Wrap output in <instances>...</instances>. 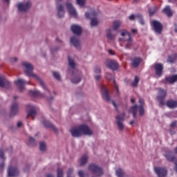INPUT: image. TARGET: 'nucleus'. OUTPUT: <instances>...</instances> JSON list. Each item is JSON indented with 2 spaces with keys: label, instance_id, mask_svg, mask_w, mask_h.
<instances>
[{
  "label": "nucleus",
  "instance_id": "26",
  "mask_svg": "<svg viewBox=\"0 0 177 177\" xmlns=\"http://www.w3.org/2000/svg\"><path fill=\"white\" fill-rule=\"evenodd\" d=\"M140 102V107H139V114L140 115H145V108L143 106V104H145V101L143 100V99L140 98L139 100Z\"/></svg>",
  "mask_w": 177,
  "mask_h": 177
},
{
  "label": "nucleus",
  "instance_id": "14",
  "mask_svg": "<svg viewBox=\"0 0 177 177\" xmlns=\"http://www.w3.org/2000/svg\"><path fill=\"white\" fill-rule=\"evenodd\" d=\"M27 109L28 111V117H32V118H34L37 115V107L32 105H28Z\"/></svg>",
  "mask_w": 177,
  "mask_h": 177
},
{
  "label": "nucleus",
  "instance_id": "44",
  "mask_svg": "<svg viewBox=\"0 0 177 177\" xmlns=\"http://www.w3.org/2000/svg\"><path fill=\"white\" fill-rule=\"evenodd\" d=\"M57 177H64L63 176V169L58 168L57 170Z\"/></svg>",
  "mask_w": 177,
  "mask_h": 177
},
{
  "label": "nucleus",
  "instance_id": "47",
  "mask_svg": "<svg viewBox=\"0 0 177 177\" xmlns=\"http://www.w3.org/2000/svg\"><path fill=\"white\" fill-rule=\"evenodd\" d=\"M94 73L96 75H100V73H102V70L100 67H96L94 70Z\"/></svg>",
  "mask_w": 177,
  "mask_h": 177
},
{
  "label": "nucleus",
  "instance_id": "40",
  "mask_svg": "<svg viewBox=\"0 0 177 177\" xmlns=\"http://www.w3.org/2000/svg\"><path fill=\"white\" fill-rule=\"evenodd\" d=\"M73 172H74V169L69 168L67 171V177H75L74 174H73Z\"/></svg>",
  "mask_w": 177,
  "mask_h": 177
},
{
  "label": "nucleus",
  "instance_id": "61",
  "mask_svg": "<svg viewBox=\"0 0 177 177\" xmlns=\"http://www.w3.org/2000/svg\"><path fill=\"white\" fill-rule=\"evenodd\" d=\"M131 103H135V100L133 98H131Z\"/></svg>",
  "mask_w": 177,
  "mask_h": 177
},
{
  "label": "nucleus",
  "instance_id": "62",
  "mask_svg": "<svg viewBox=\"0 0 177 177\" xmlns=\"http://www.w3.org/2000/svg\"><path fill=\"white\" fill-rule=\"evenodd\" d=\"M112 103H113V105L114 106V107H117V105H115V102H112Z\"/></svg>",
  "mask_w": 177,
  "mask_h": 177
},
{
  "label": "nucleus",
  "instance_id": "63",
  "mask_svg": "<svg viewBox=\"0 0 177 177\" xmlns=\"http://www.w3.org/2000/svg\"><path fill=\"white\" fill-rule=\"evenodd\" d=\"M4 2H6V3H9V0H4Z\"/></svg>",
  "mask_w": 177,
  "mask_h": 177
},
{
  "label": "nucleus",
  "instance_id": "16",
  "mask_svg": "<svg viewBox=\"0 0 177 177\" xmlns=\"http://www.w3.org/2000/svg\"><path fill=\"white\" fill-rule=\"evenodd\" d=\"M152 26L154 28L155 32H157V34H160L161 31L162 30V25L161 23L158 22V21H153Z\"/></svg>",
  "mask_w": 177,
  "mask_h": 177
},
{
  "label": "nucleus",
  "instance_id": "49",
  "mask_svg": "<svg viewBox=\"0 0 177 177\" xmlns=\"http://www.w3.org/2000/svg\"><path fill=\"white\" fill-rule=\"evenodd\" d=\"M94 78L96 81H100V80L102 78V75H95Z\"/></svg>",
  "mask_w": 177,
  "mask_h": 177
},
{
  "label": "nucleus",
  "instance_id": "9",
  "mask_svg": "<svg viewBox=\"0 0 177 177\" xmlns=\"http://www.w3.org/2000/svg\"><path fill=\"white\" fill-rule=\"evenodd\" d=\"M104 64L108 68L111 70H117L118 68V64L115 60L106 59L104 62Z\"/></svg>",
  "mask_w": 177,
  "mask_h": 177
},
{
  "label": "nucleus",
  "instance_id": "51",
  "mask_svg": "<svg viewBox=\"0 0 177 177\" xmlns=\"http://www.w3.org/2000/svg\"><path fill=\"white\" fill-rule=\"evenodd\" d=\"M29 143L30 145H34L35 143V140L32 138H29Z\"/></svg>",
  "mask_w": 177,
  "mask_h": 177
},
{
  "label": "nucleus",
  "instance_id": "32",
  "mask_svg": "<svg viewBox=\"0 0 177 177\" xmlns=\"http://www.w3.org/2000/svg\"><path fill=\"white\" fill-rule=\"evenodd\" d=\"M167 106L169 109H175V107H177V102L174 100H169L167 102Z\"/></svg>",
  "mask_w": 177,
  "mask_h": 177
},
{
  "label": "nucleus",
  "instance_id": "30",
  "mask_svg": "<svg viewBox=\"0 0 177 177\" xmlns=\"http://www.w3.org/2000/svg\"><path fill=\"white\" fill-rule=\"evenodd\" d=\"M19 111V106H17V102L12 104L11 106V115H15Z\"/></svg>",
  "mask_w": 177,
  "mask_h": 177
},
{
  "label": "nucleus",
  "instance_id": "31",
  "mask_svg": "<svg viewBox=\"0 0 177 177\" xmlns=\"http://www.w3.org/2000/svg\"><path fill=\"white\" fill-rule=\"evenodd\" d=\"M177 80V75H173V76H169L166 77L167 82H169V84H174L175 81Z\"/></svg>",
  "mask_w": 177,
  "mask_h": 177
},
{
  "label": "nucleus",
  "instance_id": "59",
  "mask_svg": "<svg viewBox=\"0 0 177 177\" xmlns=\"http://www.w3.org/2000/svg\"><path fill=\"white\" fill-rule=\"evenodd\" d=\"M47 177H54V176H53V175L48 174H47Z\"/></svg>",
  "mask_w": 177,
  "mask_h": 177
},
{
  "label": "nucleus",
  "instance_id": "20",
  "mask_svg": "<svg viewBox=\"0 0 177 177\" xmlns=\"http://www.w3.org/2000/svg\"><path fill=\"white\" fill-rule=\"evenodd\" d=\"M71 31L76 35H81L82 32V28L78 25H72Z\"/></svg>",
  "mask_w": 177,
  "mask_h": 177
},
{
  "label": "nucleus",
  "instance_id": "38",
  "mask_svg": "<svg viewBox=\"0 0 177 177\" xmlns=\"http://www.w3.org/2000/svg\"><path fill=\"white\" fill-rule=\"evenodd\" d=\"M121 24L122 23L120 21H115L113 22V29L117 30V29L120 28V27L121 26Z\"/></svg>",
  "mask_w": 177,
  "mask_h": 177
},
{
  "label": "nucleus",
  "instance_id": "45",
  "mask_svg": "<svg viewBox=\"0 0 177 177\" xmlns=\"http://www.w3.org/2000/svg\"><path fill=\"white\" fill-rule=\"evenodd\" d=\"M157 12V8L153 7V8L149 9V16H153Z\"/></svg>",
  "mask_w": 177,
  "mask_h": 177
},
{
  "label": "nucleus",
  "instance_id": "17",
  "mask_svg": "<svg viewBox=\"0 0 177 177\" xmlns=\"http://www.w3.org/2000/svg\"><path fill=\"white\" fill-rule=\"evenodd\" d=\"M57 16L59 19L64 17V7L62 4L57 5Z\"/></svg>",
  "mask_w": 177,
  "mask_h": 177
},
{
  "label": "nucleus",
  "instance_id": "18",
  "mask_svg": "<svg viewBox=\"0 0 177 177\" xmlns=\"http://www.w3.org/2000/svg\"><path fill=\"white\" fill-rule=\"evenodd\" d=\"M8 175L9 177H15L19 175V169L17 167H8Z\"/></svg>",
  "mask_w": 177,
  "mask_h": 177
},
{
  "label": "nucleus",
  "instance_id": "46",
  "mask_svg": "<svg viewBox=\"0 0 177 177\" xmlns=\"http://www.w3.org/2000/svg\"><path fill=\"white\" fill-rule=\"evenodd\" d=\"M19 61V58L18 57H11L10 59V63H11V64H13L15 63H17V62Z\"/></svg>",
  "mask_w": 177,
  "mask_h": 177
},
{
  "label": "nucleus",
  "instance_id": "21",
  "mask_svg": "<svg viewBox=\"0 0 177 177\" xmlns=\"http://www.w3.org/2000/svg\"><path fill=\"white\" fill-rule=\"evenodd\" d=\"M42 124L43 125H44V127L50 128V129H52V131H53V132H55V133H57V132H59L57 128H56V127H55V125H53L52 123L49 122V121L44 120L42 122Z\"/></svg>",
  "mask_w": 177,
  "mask_h": 177
},
{
  "label": "nucleus",
  "instance_id": "6",
  "mask_svg": "<svg viewBox=\"0 0 177 177\" xmlns=\"http://www.w3.org/2000/svg\"><path fill=\"white\" fill-rule=\"evenodd\" d=\"M129 116L126 114H120L118 115L115 118L117 127L119 131H124V123L122 122L125 120V118H129Z\"/></svg>",
  "mask_w": 177,
  "mask_h": 177
},
{
  "label": "nucleus",
  "instance_id": "19",
  "mask_svg": "<svg viewBox=\"0 0 177 177\" xmlns=\"http://www.w3.org/2000/svg\"><path fill=\"white\" fill-rule=\"evenodd\" d=\"M71 44H72V45H73V46L77 49H80L81 48V43L77 37H72L71 38Z\"/></svg>",
  "mask_w": 177,
  "mask_h": 177
},
{
  "label": "nucleus",
  "instance_id": "42",
  "mask_svg": "<svg viewBox=\"0 0 177 177\" xmlns=\"http://www.w3.org/2000/svg\"><path fill=\"white\" fill-rule=\"evenodd\" d=\"M138 83H139V77H138V76H136L134 81L132 82V86H138Z\"/></svg>",
  "mask_w": 177,
  "mask_h": 177
},
{
  "label": "nucleus",
  "instance_id": "57",
  "mask_svg": "<svg viewBox=\"0 0 177 177\" xmlns=\"http://www.w3.org/2000/svg\"><path fill=\"white\" fill-rule=\"evenodd\" d=\"M131 32H133V34H136V32H138V30L136 29H132Z\"/></svg>",
  "mask_w": 177,
  "mask_h": 177
},
{
  "label": "nucleus",
  "instance_id": "56",
  "mask_svg": "<svg viewBox=\"0 0 177 177\" xmlns=\"http://www.w3.org/2000/svg\"><path fill=\"white\" fill-rule=\"evenodd\" d=\"M171 128H174V127H176V122H173L171 124Z\"/></svg>",
  "mask_w": 177,
  "mask_h": 177
},
{
  "label": "nucleus",
  "instance_id": "43",
  "mask_svg": "<svg viewBox=\"0 0 177 177\" xmlns=\"http://www.w3.org/2000/svg\"><path fill=\"white\" fill-rule=\"evenodd\" d=\"M159 95L161 97V99H162V97H165V95H167V92L162 89H160L159 90Z\"/></svg>",
  "mask_w": 177,
  "mask_h": 177
},
{
  "label": "nucleus",
  "instance_id": "35",
  "mask_svg": "<svg viewBox=\"0 0 177 177\" xmlns=\"http://www.w3.org/2000/svg\"><path fill=\"white\" fill-rule=\"evenodd\" d=\"M138 109L139 108H138V105H135L132 106L130 109V111L133 114L134 118L136 117V113H138Z\"/></svg>",
  "mask_w": 177,
  "mask_h": 177
},
{
  "label": "nucleus",
  "instance_id": "13",
  "mask_svg": "<svg viewBox=\"0 0 177 177\" xmlns=\"http://www.w3.org/2000/svg\"><path fill=\"white\" fill-rule=\"evenodd\" d=\"M155 71L156 77H161L162 75V71L164 70V66L161 64H155Z\"/></svg>",
  "mask_w": 177,
  "mask_h": 177
},
{
  "label": "nucleus",
  "instance_id": "64",
  "mask_svg": "<svg viewBox=\"0 0 177 177\" xmlns=\"http://www.w3.org/2000/svg\"><path fill=\"white\" fill-rule=\"evenodd\" d=\"M175 153L177 154V147L175 149Z\"/></svg>",
  "mask_w": 177,
  "mask_h": 177
},
{
  "label": "nucleus",
  "instance_id": "34",
  "mask_svg": "<svg viewBox=\"0 0 177 177\" xmlns=\"http://www.w3.org/2000/svg\"><path fill=\"white\" fill-rule=\"evenodd\" d=\"M140 62H142V59H140V57L135 58L134 59H133L132 66L138 67V66L140 64Z\"/></svg>",
  "mask_w": 177,
  "mask_h": 177
},
{
  "label": "nucleus",
  "instance_id": "27",
  "mask_svg": "<svg viewBox=\"0 0 177 177\" xmlns=\"http://www.w3.org/2000/svg\"><path fill=\"white\" fill-rule=\"evenodd\" d=\"M86 162H88V156L86 155H83L80 160H79L78 161V164L80 165V167H82V165H85V164H86Z\"/></svg>",
  "mask_w": 177,
  "mask_h": 177
},
{
  "label": "nucleus",
  "instance_id": "23",
  "mask_svg": "<svg viewBox=\"0 0 177 177\" xmlns=\"http://www.w3.org/2000/svg\"><path fill=\"white\" fill-rule=\"evenodd\" d=\"M101 92L103 97L106 99V100H110V95H109V91H107V88L104 86H102L101 87Z\"/></svg>",
  "mask_w": 177,
  "mask_h": 177
},
{
  "label": "nucleus",
  "instance_id": "7",
  "mask_svg": "<svg viewBox=\"0 0 177 177\" xmlns=\"http://www.w3.org/2000/svg\"><path fill=\"white\" fill-rule=\"evenodd\" d=\"M88 170L91 172H93V174H97V176H102V175H103V169L95 164L90 165L88 167Z\"/></svg>",
  "mask_w": 177,
  "mask_h": 177
},
{
  "label": "nucleus",
  "instance_id": "33",
  "mask_svg": "<svg viewBox=\"0 0 177 177\" xmlns=\"http://www.w3.org/2000/svg\"><path fill=\"white\" fill-rule=\"evenodd\" d=\"M163 13H165V15H167V16H168L169 17H170V16H172V13L173 12L171 10V7L169 6H166L164 9H163Z\"/></svg>",
  "mask_w": 177,
  "mask_h": 177
},
{
  "label": "nucleus",
  "instance_id": "48",
  "mask_svg": "<svg viewBox=\"0 0 177 177\" xmlns=\"http://www.w3.org/2000/svg\"><path fill=\"white\" fill-rule=\"evenodd\" d=\"M78 175L80 177H88L86 175H85V174L84 173V171H79L78 172Z\"/></svg>",
  "mask_w": 177,
  "mask_h": 177
},
{
  "label": "nucleus",
  "instance_id": "22",
  "mask_svg": "<svg viewBox=\"0 0 177 177\" xmlns=\"http://www.w3.org/2000/svg\"><path fill=\"white\" fill-rule=\"evenodd\" d=\"M9 85H10V82L5 79L3 76L0 75V86L1 88H9Z\"/></svg>",
  "mask_w": 177,
  "mask_h": 177
},
{
  "label": "nucleus",
  "instance_id": "2",
  "mask_svg": "<svg viewBox=\"0 0 177 177\" xmlns=\"http://www.w3.org/2000/svg\"><path fill=\"white\" fill-rule=\"evenodd\" d=\"M68 74L72 75L71 79V82L73 84H79V82H81V80L84 78L82 73L77 69V64H75L73 59H68Z\"/></svg>",
  "mask_w": 177,
  "mask_h": 177
},
{
  "label": "nucleus",
  "instance_id": "58",
  "mask_svg": "<svg viewBox=\"0 0 177 177\" xmlns=\"http://www.w3.org/2000/svg\"><path fill=\"white\" fill-rule=\"evenodd\" d=\"M133 124H135V121L133 120L130 122V125L133 126Z\"/></svg>",
  "mask_w": 177,
  "mask_h": 177
},
{
  "label": "nucleus",
  "instance_id": "8",
  "mask_svg": "<svg viewBox=\"0 0 177 177\" xmlns=\"http://www.w3.org/2000/svg\"><path fill=\"white\" fill-rule=\"evenodd\" d=\"M66 6L71 17H78V12H77V10H75V8H74V6H73V4L71 2H67L66 3Z\"/></svg>",
  "mask_w": 177,
  "mask_h": 177
},
{
  "label": "nucleus",
  "instance_id": "24",
  "mask_svg": "<svg viewBox=\"0 0 177 177\" xmlns=\"http://www.w3.org/2000/svg\"><path fill=\"white\" fill-rule=\"evenodd\" d=\"M106 38H108V39H110V41H113V39H114V38H115V35L113 34L112 28L106 29Z\"/></svg>",
  "mask_w": 177,
  "mask_h": 177
},
{
  "label": "nucleus",
  "instance_id": "55",
  "mask_svg": "<svg viewBox=\"0 0 177 177\" xmlns=\"http://www.w3.org/2000/svg\"><path fill=\"white\" fill-rule=\"evenodd\" d=\"M109 53L110 54V55H115V53L113 51V50H109Z\"/></svg>",
  "mask_w": 177,
  "mask_h": 177
},
{
  "label": "nucleus",
  "instance_id": "29",
  "mask_svg": "<svg viewBox=\"0 0 177 177\" xmlns=\"http://www.w3.org/2000/svg\"><path fill=\"white\" fill-rule=\"evenodd\" d=\"M106 80H113V86L116 91V92L118 93V86H117V84L115 83V80L110 73H107L106 75Z\"/></svg>",
  "mask_w": 177,
  "mask_h": 177
},
{
  "label": "nucleus",
  "instance_id": "15",
  "mask_svg": "<svg viewBox=\"0 0 177 177\" xmlns=\"http://www.w3.org/2000/svg\"><path fill=\"white\" fill-rule=\"evenodd\" d=\"M14 82L21 91H24V85H26V84H28V82H26L23 79H17V80H15Z\"/></svg>",
  "mask_w": 177,
  "mask_h": 177
},
{
  "label": "nucleus",
  "instance_id": "4",
  "mask_svg": "<svg viewBox=\"0 0 177 177\" xmlns=\"http://www.w3.org/2000/svg\"><path fill=\"white\" fill-rule=\"evenodd\" d=\"M85 16L86 19H91V26L92 27H96L99 25V19H97V17H96L97 16V12H86Z\"/></svg>",
  "mask_w": 177,
  "mask_h": 177
},
{
  "label": "nucleus",
  "instance_id": "54",
  "mask_svg": "<svg viewBox=\"0 0 177 177\" xmlns=\"http://www.w3.org/2000/svg\"><path fill=\"white\" fill-rule=\"evenodd\" d=\"M139 23H140L142 25L145 24V21L142 18H140L139 19Z\"/></svg>",
  "mask_w": 177,
  "mask_h": 177
},
{
  "label": "nucleus",
  "instance_id": "41",
  "mask_svg": "<svg viewBox=\"0 0 177 177\" xmlns=\"http://www.w3.org/2000/svg\"><path fill=\"white\" fill-rule=\"evenodd\" d=\"M41 151H45L46 150V144L44 142L40 143Z\"/></svg>",
  "mask_w": 177,
  "mask_h": 177
},
{
  "label": "nucleus",
  "instance_id": "25",
  "mask_svg": "<svg viewBox=\"0 0 177 177\" xmlns=\"http://www.w3.org/2000/svg\"><path fill=\"white\" fill-rule=\"evenodd\" d=\"M115 174L118 177H131L130 176L125 174V171H124V169H122V168H118L115 170Z\"/></svg>",
  "mask_w": 177,
  "mask_h": 177
},
{
  "label": "nucleus",
  "instance_id": "52",
  "mask_svg": "<svg viewBox=\"0 0 177 177\" xmlns=\"http://www.w3.org/2000/svg\"><path fill=\"white\" fill-rule=\"evenodd\" d=\"M0 158H2L3 160L5 158L3 156V151L0 149Z\"/></svg>",
  "mask_w": 177,
  "mask_h": 177
},
{
  "label": "nucleus",
  "instance_id": "60",
  "mask_svg": "<svg viewBox=\"0 0 177 177\" xmlns=\"http://www.w3.org/2000/svg\"><path fill=\"white\" fill-rule=\"evenodd\" d=\"M3 166H4V164L2 163V164L0 165V169H2V168H3Z\"/></svg>",
  "mask_w": 177,
  "mask_h": 177
},
{
  "label": "nucleus",
  "instance_id": "36",
  "mask_svg": "<svg viewBox=\"0 0 177 177\" xmlns=\"http://www.w3.org/2000/svg\"><path fill=\"white\" fill-rule=\"evenodd\" d=\"M53 75L57 81H62V76L60 75V73L59 72L54 71L53 72Z\"/></svg>",
  "mask_w": 177,
  "mask_h": 177
},
{
  "label": "nucleus",
  "instance_id": "12",
  "mask_svg": "<svg viewBox=\"0 0 177 177\" xmlns=\"http://www.w3.org/2000/svg\"><path fill=\"white\" fill-rule=\"evenodd\" d=\"M165 157L168 161H174L175 167V171H177V159H175V156H174V154L171 151L166 152Z\"/></svg>",
  "mask_w": 177,
  "mask_h": 177
},
{
  "label": "nucleus",
  "instance_id": "39",
  "mask_svg": "<svg viewBox=\"0 0 177 177\" xmlns=\"http://www.w3.org/2000/svg\"><path fill=\"white\" fill-rule=\"evenodd\" d=\"M176 60V55H173L168 57L167 62L168 63H174Z\"/></svg>",
  "mask_w": 177,
  "mask_h": 177
},
{
  "label": "nucleus",
  "instance_id": "53",
  "mask_svg": "<svg viewBox=\"0 0 177 177\" xmlns=\"http://www.w3.org/2000/svg\"><path fill=\"white\" fill-rule=\"evenodd\" d=\"M129 19L130 20H135V19H136V17H135V15H131L129 16Z\"/></svg>",
  "mask_w": 177,
  "mask_h": 177
},
{
  "label": "nucleus",
  "instance_id": "50",
  "mask_svg": "<svg viewBox=\"0 0 177 177\" xmlns=\"http://www.w3.org/2000/svg\"><path fill=\"white\" fill-rule=\"evenodd\" d=\"M17 128H21L23 127V122L19 121L17 123Z\"/></svg>",
  "mask_w": 177,
  "mask_h": 177
},
{
  "label": "nucleus",
  "instance_id": "11",
  "mask_svg": "<svg viewBox=\"0 0 177 177\" xmlns=\"http://www.w3.org/2000/svg\"><path fill=\"white\" fill-rule=\"evenodd\" d=\"M154 171L158 177L167 176V169L164 167H155Z\"/></svg>",
  "mask_w": 177,
  "mask_h": 177
},
{
  "label": "nucleus",
  "instance_id": "5",
  "mask_svg": "<svg viewBox=\"0 0 177 177\" xmlns=\"http://www.w3.org/2000/svg\"><path fill=\"white\" fill-rule=\"evenodd\" d=\"M122 37H124L125 48L126 49H130L133 45L132 42V38H131V35L127 32V30H122L121 32Z\"/></svg>",
  "mask_w": 177,
  "mask_h": 177
},
{
  "label": "nucleus",
  "instance_id": "10",
  "mask_svg": "<svg viewBox=\"0 0 177 177\" xmlns=\"http://www.w3.org/2000/svg\"><path fill=\"white\" fill-rule=\"evenodd\" d=\"M30 8H31V2L29 1L18 4V9L20 12H26Z\"/></svg>",
  "mask_w": 177,
  "mask_h": 177
},
{
  "label": "nucleus",
  "instance_id": "3",
  "mask_svg": "<svg viewBox=\"0 0 177 177\" xmlns=\"http://www.w3.org/2000/svg\"><path fill=\"white\" fill-rule=\"evenodd\" d=\"M71 133L74 138H80L82 135H87L91 136L93 134V131L88 127V125L83 124L71 129Z\"/></svg>",
  "mask_w": 177,
  "mask_h": 177
},
{
  "label": "nucleus",
  "instance_id": "1",
  "mask_svg": "<svg viewBox=\"0 0 177 177\" xmlns=\"http://www.w3.org/2000/svg\"><path fill=\"white\" fill-rule=\"evenodd\" d=\"M21 66L23 67L26 75L28 77H32V78H34L37 82H39V85L44 89V91H47V92H49L48 88H46V86L45 85V82L44 80H42L38 75L33 73L32 71L34 70V66L31 63L28 62H23L21 64Z\"/></svg>",
  "mask_w": 177,
  "mask_h": 177
},
{
  "label": "nucleus",
  "instance_id": "28",
  "mask_svg": "<svg viewBox=\"0 0 177 177\" xmlns=\"http://www.w3.org/2000/svg\"><path fill=\"white\" fill-rule=\"evenodd\" d=\"M29 93L33 97H44V95L37 90L30 91Z\"/></svg>",
  "mask_w": 177,
  "mask_h": 177
},
{
  "label": "nucleus",
  "instance_id": "37",
  "mask_svg": "<svg viewBox=\"0 0 177 177\" xmlns=\"http://www.w3.org/2000/svg\"><path fill=\"white\" fill-rule=\"evenodd\" d=\"M76 2L81 8H85L86 5V0H76Z\"/></svg>",
  "mask_w": 177,
  "mask_h": 177
}]
</instances>
